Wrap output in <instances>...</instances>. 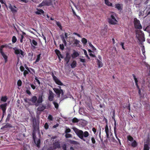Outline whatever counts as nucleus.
Returning a JSON list of instances; mask_svg holds the SVG:
<instances>
[{"instance_id":"54","label":"nucleus","mask_w":150,"mask_h":150,"mask_svg":"<svg viewBox=\"0 0 150 150\" xmlns=\"http://www.w3.org/2000/svg\"><path fill=\"white\" fill-rule=\"evenodd\" d=\"M91 140L93 144H95L96 142L95 139L93 137H91Z\"/></svg>"},{"instance_id":"34","label":"nucleus","mask_w":150,"mask_h":150,"mask_svg":"<svg viewBox=\"0 0 150 150\" xmlns=\"http://www.w3.org/2000/svg\"><path fill=\"white\" fill-rule=\"evenodd\" d=\"M81 42L84 45H85L87 42V40L85 38H83L81 39Z\"/></svg>"},{"instance_id":"56","label":"nucleus","mask_w":150,"mask_h":150,"mask_svg":"<svg viewBox=\"0 0 150 150\" xmlns=\"http://www.w3.org/2000/svg\"><path fill=\"white\" fill-rule=\"evenodd\" d=\"M23 72L24 76L25 77H26V75L28 74V71L26 70H24Z\"/></svg>"},{"instance_id":"36","label":"nucleus","mask_w":150,"mask_h":150,"mask_svg":"<svg viewBox=\"0 0 150 150\" xmlns=\"http://www.w3.org/2000/svg\"><path fill=\"white\" fill-rule=\"evenodd\" d=\"M127 139L130 142H132L134 140L133 138L131 135H129L127 136Z\"/></svg>"},{"instance_id":"32","label":"nucleus","mask_w":150,"mask_h":150,"mask_svg":"<svg viewBox=\"0 0 150 150\" xmlns=\"http://www.w3.org/2000/svg\"><path fill=\"white\" fill-rule=\"evenodd\" d=\"M41 55V54H40L37 55V59L34 62L35 63H36L40 60Z\"/></svg>"},{"instance_id":"41","label":"nucleus","mask_w":150,"mask_h":150,"mask_svg":"<svg viewBox=\"0 0 150 150\" xmlns=\"http://www.w3.org/2000/svg\"><path fill=\"white\" fill-rule=\"evenodd\" d=\"M56 23L57 25L58 26L59 28L61 30L62 29V27L61 25V24L60 23L59 21H56Z\"/></svg>"},{"instance_id":"3","label":"nucleus","mask_w":150,"mask_h":150,"mask_svg":"<svg viewBox=\"0 0 150 150\" xmlns=\"http://www.w3.org/2000/svg\"><path fill=\"white\" fill-rule=\"evenodd\" d=\"M117 14L114 12H112L110 16L108 18V23L111 25H116L118 23V21L116 19Z\"/></svg>"},{"instance_id":"8","label":"nucleus","mask_w":150,"mask_h":150,"mask_svg":"<svg viewBox=\"0 0 150 150\" xmlns=\"http://www.w3.org/2000/svg\"><path fill=\"white\" fill-rule=\"evenodd\" d=\"M13 49L14 50V52L15 54L18 55L20 54L23 57L24 56L25 54L24 52L22 50L18 49L16 47L13 48Z\"/></svg>"},{"instance_id":"45","label":"nucleus","mask_w":150,"mask_h":150,"mask_svg":"<svg viewBox=\"0 0 150 150\" xmlns=\"http://www.w3.org/2000/svg\"><path fill=\"white\" fill-rule=\"evenodd\" d=\"M72 135L69 133H66L65 135V137L67 138H71L72 137Z\"/></svg>"},{"instance_id":"35","label":"nucleus","mask_w":150,"mask_h":150,"mask_svg":"<svg viewBox=\"0 0 150 150\" xmlns=\"http://www.w3.org/2000/svg\"><path fill=\"white\" fill-rule=\"evenodd\" d=\"M39 79H41V78L40 77L39 78ZM35 79L36 81L38 83V85L40 86V80L38 79V78L36 76H35Z\"/></svg>"},{"instance_id":"61","label":"nucleus","mask_w":150,"mask_h":150,"mask_svg":"<svg viewBox=\"0 0 150 150\" xmlns=\"http://www.w3.org/2000/svg\"><path fill=\"white\" fill-rule=\"evenodd\" d=\"M138 88V89L139 90L138 93H139V95L140 97L141 98L142 97V95L141 94V91L140 89V88H139H139Z\"/></svg>"},{"instance_id":"20","label":"nucleus","mask_w":150,"mask_h":150,"mask_svg":"<svg viewBox=\"0 0 150 150\" xmlns=\"http://www.w3.org/2000/svg\"><path fill=\"white\" fill-rule=\"evenodd\" d=\"M56 83L59 85L62 86L63 85V83L62 82L59 80L57 78L56 79L54 80Z\"/></svg>"},{"instance_id":"10","label":"nucleus","mask_w":150,"mask_h":150,"mask_svg":"<svg viewBox=\"0 0 150 150\" xmlns=\"http://www.w3.org/2000/svg\"><path fill=\"white\" fill-rule=\"evenodd\" d=\"M8 7L13 13H15L17 12V10L16 9V7L15 6H12L10 4H9Z\"/></svg>"},{"instance_id":"58","label":"nucleus","mask_w":150,"mask_h":150,"mask_svg":"<svg viewBox=\"0 0 150 150\" xmlns=\"http://www.w3.org/2000/svg\"><path fill=\"white\" fill-rule=\"evenodd\" d=\"M59 47H60V49L62 50H63L64 49V45L63 44H60Z\"/></svg>"},{"instance_id":"18","label":"nucleus","mask_w":150,"mask_h":150,"mask_svg":"<svg viewBox=\"0 0 150 150\" xmlns=\"http://www.w3.org/2000/svg\"><path fill=\"white\" fill-rule=\"evenodd\" d=\"M46 108V106L43 105H40L37 108V110L39 111H42Z\"/></svg>"},{"instance_id":"48","label":"nucleus","mask_w":150,"mask_h":150,"mask_svg":"<svg viewBox=\"0 0 150 150\" xmlns=\"http://www.w3.org/2000/svg\"><path fill=\"white\" fill-rule=\"evenodd\" d=\"M44 127L45 129L46 130L47 129L49 128V125L47 122L45 124Z\"/></svg>"},{"instance_id":"64","label":"nucleus","mask_w":150,"mask_h":150,"mask_svg":"<svg viewBox=\"0 0 150 150\" xmlns=\"http://www.w3.org/2000/svg\"><path fill=\"white\" fill-rule=\"evenodd\" d=\"M79 59L80 61L83 63H85L86 62L85 60V59H83L81 58H80Z\"/></svg>"},{"instance_id":"53","label":"nucleus","mask_w":150,"mask_h":150,"mask_svg":"<svg viewBox=\"0 0 150 150\" xmlns=\"http://www.w3.org/2000/svg\"><path fill=\"white\" fill-rule=\"evenodd\" d=\"M6 47V46L5 45H2L1 46L0 48V52H3V49Z\"/></svg>"},{"instance_id":"49","label":"nucleus","mask_w":150,"mask_h":150,"mask_svg":"<svg viewBox=\"0 0 150 150\" xmlns=\"http://www.w3.org/2000/svg\"><path fill=\"white\" fill-rule=\"evenodd\" d=\"M22 83V81L21 80H19L17 81V85L18 86H21Z\"/></svg>"},{"instance_id":"46","label":"nucleus","mask_w":150,"mask_h":150,"mask_svg":"<svg viewBox=\"0 0 150 150\" xmlns=\"http://www.w3.org/2000/svg\"><path fill=\"white\" fill-rule=\"evenodd\" d=\"M89 46L92 48V49L93 50L95 51L96 50V49L94 47V46L91 44L90 42L89 43Z\"/></svg>"},{"instance_id":"62","label":"nucleus","mask_w":150,"mask_h":150,"mask_svg":"<svg viewBox=\"0 0 150 150\" xmlns=\"http://www.w3.org/2000/svg\"><path fill=\"white\" fill-rule=\"evenodd\" d=\"M24 38V36L23 35H21V38L20 40V42L22 43L23 42V39Z\"/></svg>"},{"instance_id":"14","label":"nucleus","mask_w":150,"mask_h":150,"mask_svg":"<svg viewBox=\"0 0 150 150\" xmlns=\"http://www.w3.org/2000/svg\"><path fill=\"white\" fill-rule=\"evenodd\" d=\"M37 98L35 96H33L30 99H28V100L31 101L34 104H36L37 102Z\"/></svg>"},{"instance_id":"4","label":"nucleus","mask_w":150,"mask_h":150,"mask_svg":"<svg viewBox=\"0 0 150 150\" xmlns=\"http://www.w3.org/2000/svg\"><path fill=\"white\" fill-rule=\"evenodd\" d=\"M137 34H138V39L139 41H145L144 34L142 31L141 30H139L137 33Z\"/></svg>"},{"instance_id":"57","label":"nucleus","mask_w":150,"mask_h":150,"mask_svg":"<svg viewBox=\"0 0 150 150\" xmlns=\"http://www.w3.org/2000/svg\"><path fill=\"white\" fill-rule=\"evenodd\" d=\"M114 131L115 130V131H116V120L115 119V118H114Z\"/></svg>"},{"instance_id":"63","label":"nucleus","mask_w":150,"mask_h":150,"mask_svg":"<svg viewBox=\"0 0 150 150\" xmlns=\"http://www.w3.org/2000/svg\"><path fill=\"white\" fill-rule=\"evenodd\" d=\"M20 70L21 71H23L24 70V67L22 66H20Z\"/></svg>"},{"instance_id":"39","label":"nucleus","mask_w":150,"mask_h":150,"mask_svg":"<svg viewBox=\"0 0 150 150\" xmlns=\"http://www.w3.org/2000/svg\"><path fill=\"white\" fill-rule=\"evenodd\" d=\"M53 103L54 105L55 108L56 109H58L59 108V105L55 101H54L53 102Z\"/></svg>"},{"instance_id":"51","label":"nucleus","mask_w":150,"mask_h":150,"mask_svg":"<svg viewBox=\"0 0 150 150\" xmlns=\"http://www.w3.org/2000/svg\"><path fill=\"white\" fill-rule=\"evenodd\" d=\"M62 148L64 150H67V145L66 144H63L62 146Z\"/></svg>"},{"instance_id":"47","label":"nucleus","mask_w":150,"mask_h":150,"mask_svg":"<svg viewBox=\"0 0 150 150\" xmlns=\"http://www.w3.org/2000/svg\"><path fill=\"white\" fill-rule=\"evenodd\" d=\"M71 131V129L69 128H67L66 129L65 131V133H68L69 132H70Z\"/></svg>"},{"instance_id":"25","label":"nucleus","mask_w":150,"mask_h":150,"mask_svg":"<svg viewBox=\"0 0 150 150\" xmlns=\"http://www.w3.org/2000/svg\"><path fill=\"white\" fill-rule=\"evenodd\" d=\"M68 141L71 144L76 145L78 144V143L75 140H71V139L68 140Z\"/></svg>"},{"instance_id":"15","label":"nucleus","mask_w":150,"mask_h":150,"mask_svg":"<svg viewBox=\"0 0 150 150\" xmlns=\"http://www.w3.org/2000/svg\"><path fill=\"white\" fill-rule=\"evenodd\" d=\"M71 59V57L69 53H67L66 54V57L64 58V60L66 62V64H67L69 62Z\"/></svg>"},{"instance_id":"60","label":"nucleus","mask_w":150,"mask_h":150,"mask_svg":"<svg viewBox=\"0 0 150 150\" xmlns=\"http://www.w3.org/2000/svg\"><path fill=\"white\" fill-rule=\"evenodd\" d=\"M144 4L146 5L147 6H149L150 5V2H149V1H147V0L144 3Z\"/></svg>"},{"instance_id":"37","label":"nucleus","mask_w":150,"mask_h":150,"mask_svg":"<svg viewBox=\"0 0 150 150\" xmlns=\"http://www.w3.org/2000/svg\"><path fill=\"white\" fill-rule=\"evenodd\" d=\"M109 137L110 139H111L113 142H115V139L113 136L112 133L110 134V135L109 136Z\"/></svg>"},{"instance_id":"22","label":"nucleus","mask_w":150,"mask_h":150,"mask_svg":"<svg viewBox=\"0 0 150 150\" xmlns=\"http://www.w3.org/2000/svg\"><path fill=\"white\" fill-rule=\"evenodd\" d=\"M73 52L72 54V58H75L77 57L79 55V54L77 52H76L74 50H73Z\"/></svg>"},{"instance_id":"16","label":"nucleus","mask_w":150,"mask_h":150,"mask_svg":"<svg viewBox=\"0 0 150 150\" xmlns=\"http://www.w3.org/2000/svg\"><path fill=\"white\" fill-rule=\"evenodd\" d=\"M43 101L42 96H39L38 100H37V102L35 104L36 106L39 105V104L41 103Z\"/></svg>"},{"instance_id":"12","label":"nucleus","mask_w":150,"mask_h":150,"mask_svg":"<svg viewBox=\"0 0 150 150\" xmlns=\"http://www.w3.org/2000/svg\"><path fill=\"white\" fill-rule=\"evenodd\" d=\"M54 148L56 149L57 148H60V145L59 143L57 141H55L53 144Z\"/></svg>"},{"instance_id":"31","label":"nucleus","mask_w":150,"mask_h":150,"mask_svg":"<svg viewBox=\"0 0 150 150\" xmlns=\"http://www.w3.org/2000/svg\"><path fill=\"white\" fill-rule=\"evenodd\" d=\"M149 137L147 138L146 141V143H144V144H147L148 146H150V141L149 139Z\"/></svg>"},{"instance_id":"52","label":"nucleus","mask_w":150,"mask_h":150,"mask_svg":"<svg viewBox=\"0 0 150 150\" xmlns=\"http://www.w3.org/2000/svg\"><path fill=\"white\" fill-rule=\"evenodd\" d=\"M48 119L50 121H52L53 119V118L51 115H49L48 117Z\"/></svg>"},{"instance_id":"23","label":"nucleus","mask_w":150,"mask_h":150,"mask_svg":"<svg viewBox=\"0 0 150 150\" xmlns=\"http://www.w3.org/2000/svg\"><path fill=\"white\" fill-rule=\"evenodd\" d=\"M53 90L54 91V92L56 93L58 95L59 97L60 94V89H59L54 88H53Z\"/></svg>"},{"instance_id":"6","label":"nucleus","mask_w":150,"mask_h":150,"mask_svg":"<svg viewBox=\"0 0 150 150\" xmlns=\"http://www.w3.org/2000/svg\"><path fill=\"white\" fill-rule=\"evenodd\" d=\"M52 4V0H43L39 5V7H42L44 6H50Z\"/></svg>"},{"instance_id":"13","label":"nucleus","mask_w":150,"mask_h":150,"mask_svg":"<svg viewBox=\"0 0 150 150\" xmlns=\"http://www.w3.org/2000/svg\"><path fill=\"white\" fill-rule=\"evenodd\" d=\"M55 53L58 56V58L59 59V60H61V59H60V58L63 59L64 58V57L62 56V55L61 54V52L58 50H55Z\"/></svg>"},{"instance_id":"19","label":"nucleus","mask_w":150,"mask_h":150,"mask_svg":"<svg viewBox=\"0 0 150 150\" xmlns=\"http://www.w3.org/2000/svg\"><path fill=\"white\" fill-rule=\"evenodd\" d=\"M7 105V104L6 103L2 104L0 105V108L1 109L2 111L6 110Z\"/></svg>"},{"instance_id":"26","label":"nucleus","mask_w":150,"mask_h":150,"mask_svg":"<svg viewBox=\"0 0 150 150\" xmlns=\"http://www.w3.org/2000/svg\"><path fill=\"white\" fill-rule=\"evenodd\" d=\"M35 143L36 145L39 148L40 146V139H38L37 140H35V142H34Z\"/></svg>"},{"instance_id":"27","label":"nucleus","mask_w":150,"mask_h":150,"mask_svg":"<svg viewBox=\"0 0 150 150\" xmlns=\"http://www.w3.org/2000/svg\"><path fill=\"white\" fill-rule=\"evenodd\" d=\"M76 61H73L71 64V67L72 68H74L75 67H76Z\"/></svg>"},{"instance_id":"42","label":"nucleus","mask_w":150,"mask_h":150,"mask_svg":"<svg viewBox=\"0 0 150 150\" xmlns=\"http://www.w3.org/2000/svg\"><path fill=\"white\" fill-rule=\"evenodd\" d=\"M11 113L8 114V115L7 117L6 120V122H8L9 121L10 119V117L11 116Z\"/></svg>"},{"instance_id":"38","label":"nucleus","mask_w":150,"mask_h":150,"mask_svg":"<svg viewBox=\"0 0 150 150\" xmlns=\"http://www.w3.org/2000/svg\"><path fill=\"white\" fill-rule=\"evenodd\" d=\"M74 44L75 45H76V46H78L79 47H80L79 45V43L80 42V41L77 40L76 39H74Z\"/></svg>"},{"instance_id":"44","label":"nucleus","mask_w":150,"mask_h":150,"mask_svg":"<svg viewBox=\"0 0 150 150\" xmlns=\"http://www.w3.org/2000/svg\"><path fill=\"white\" fill-rule=\"evenodd\" d=\"M12 127L11 125L9 123H7L4 126V128H7L8 127Z\"/></svg>"},{"instance_id":"21","label":"nucleus","mask_w":150,"mask_h":150,"mask_svg":"<svg viewBox=\"0 0 150 150\" xmlns=\"http://www.w3.org/2000/svg\"><path fill=\"white\" fill-rule=\"evenodd\" d=\"M0 53L4 58L5 63H6L8 60V57L4 54V52H1Z\"/></svg>"},{"instance_id":"11","label":"nucleus","mask_w":150,"mask_h":150,"mask_svg":"<svg viewBox=\"0 0 150 150\" xmlns=\"http://www.w3.org/2000/svg\"><path fill=\"white\" fill-rule=\"evenodd\" d=\"M30 40L31 43L32 47H33V49H35L36 47L35 46H37L38 44L37 42L34 39L32 40L31 39H30Z\"/></svg>"},{"instance_id":"1","label":"nucleus","mask_w":150,"mask_h":150,"mask_svg":"<svg viewBox=\"0 0 150 150\" xmlns=\"http://www.w3.org/2000/svg\"><path fill=\"white\" fill-rule=\"evenodd\" d=\"M73 130L76 135L80 139L83 141L86 142L87 144H89L90 141L89 138L86 139L84 138H87L89 136L90 134L88 132L86 131L83 132L82 130H79L76 128H74Z\"/></svg>"},{"instance_id":"50","label":"nucleus","mask_w":150,"mask_h":150,"mask_svg":"<svg viewBox=\"0 0 150 150\" xmlns=\"http://www.w3.org/2000/svg\"><path fill=\"white\" fill-rule=\"evenodd\" d=\"M1 100V101H4V102H6L7 100L6 97V96L2 97Z\"/></svg>"},{"instance_id":"28","label":"nucleus","mask_w":150,"mask_h":150,"mask_svg":"<svg viewBox=\"0 0 150 150\" xmlns=\"http://www.w3.org/2000/svg\"><path fill=\"white\" fill-rule=\"evenodd\" d=\"M132 75L134 77V79L135 81V84H136V86L137 88H139V86L138 84V81L137 80V79L136 77V76L134 74H133Z\"/></svg>"},{"instance_id":"29","label":"nucleus","mask_w":150,"mask_h":150,"mask_svg":"<svg viewBox=\"0 0 150 150\" xmlns=\"http://www.w3.org/2000/svg\"><path fill=\"white\" fill-rule=\"evenodd\" d=\"M137 145V144L135 140H134L131 144V146L133 148L136 147Z\"/></svg>"},{"instance_id":"33","label":"nucleus","mask_w":150,"mask_h":150,"mask_svg":"<svg viewBox=\"0 0 150 150\" xmlns=\"http://www.w3.org/2000/svg\"><path fill=\"white\" fill-rule=\"evenodd\" d=\"M150 147L147 144H144L143 150H149Z\"/></svg>"},{"instance_id":"40","label":"nucleus","mask_w":150,"mask_h":150,"mask_svg":"<svg viewBox=\"0 0 150 150\" xmlns=\"http://www.w3.org/2000/svg\"><path fill=\"white\" fill-rule=\"evenodd\" d=\"M17 41V38L15 36H13L12 39V41L13 43H15Z\"/></svg>"},{"instance_id":"24","label":"nucleus","mask_w":150,"mask_h":150,"mask_svg":"<svg viewBox=\"0 0 150 150\" xmlns=\"http://www.w3.org/2000/svg\"><path fill=\"white\" fill-rule=\"evenodd\" d=\"M37 10L38 11H36L35 12L37 14L41 15L44 13V11L42 9L37 8Z\"/></svg>"},{"instance_id":"30","label":"nucleus","mask_w":150,"mask_h":150,"mask_svg":"<svg viewBox=\"0 0 150 150\" xmlns=\"http://www.w3.org/2000/svg\"><path fill=\"white\" fill-rule=\"evenodd\" d=\"M97 60V65L98 67L100 68L103 66V64L101 61H100L98 59H96Z\"/></svg>"},{"instance_id":"5","label":"nucleus","mask_w":150,"mask_h":150,"mask_svg":"<svg viewBox=\"0 0 150 150\" xmlns=\"http://www.w3.org/2000/svg\"><path fill=\"white\" fill-rule=\"evenodd\" d=\"M134 23L135 28L139 29H141L142 28L140 23V21L136 18H134Z\"/></svg>"},{"instance_id":"59","label":"nucleus","mask_w":150,"mask_h":150,"mask_svg":"<svg viewBox=\"0 0 150 150\" xmlns=\"http://www.w3.org/2000/svg\"><path fill=\"white\" fill-rule=\"evenodd\" d=\"M106 4L109 6H111L112 7L113 6L112 4L109 1Z\"/></svg>"},{"instance_id":"17","label":"nucleus","mask_w":150,"mask_h":150,"mask_svg":"<svg viewBox=\"0 0 150 150\" xmlns=\"http://www.w3.org/2000/svg\"><path fill=\"white\" fill-rule=\"evenodd\" d=\"M115 8L118 10L121 11L122 9V4H115Z\"/></svg>"},{"instance_id":"43","label":"nucleus","mask_w":150,"mask_h":150,"mask_svg":"<svg viewBox=\"0 0 150 150\" xmlns=\"http://www.w3.org/2000/svg\"><path fill=\"white\" fill-rule=\"evenodd\" d=\"M79 121V120L76 117H74L72 120V122L73 123H76Z\"/></svg>"},{"instance_id":"7","label":"nucleus","mask_w":150,"mask_h":150,"mask_svg":"<svg viewBox=\"0 0 150 150\" xmlns=\"http://www.w3.org/2000/svg\"><path fill=\"white\" fill-rule=\"evenodd\" d=\"M105 131L106 134V138L108 139L109 140H110L109 136L112 133L111 132L110 129V130L109 129L108 125L107 123L105 127Z\"/></svg>"},{"instance_id":"9","label":"nucleus","mask_w":150,"mask_h":150,"mask_svg":"<svg viewBox=\"0 0 150 150\" xmlns=\"http://www.w3.org/2000/svg\"><path fill=\"white\" fill-rule=\"evenodd\" d=\"M49 93L48 100L50 101H52L53 100L54 98L53 93L50 90L49 91Z\"/></svg>"},{"instance_id":"2","label":"nucleus","mask_w":150,"mask_h":150,"mask_svg":"<svg viewBox=\"0 0 150 150\" xmlns=\"http://www.w3.org/2000/svg\"><path fill=\"white\" fill-rule=\"evenodd\" d=\"M33 127V129L32 132L34 142H35V140L36 138V133L37 130L38 132H40L39 130V122L37 121L35 117H32Z\"/></svg>"},{"instance_id":"55","label":"nucleus","mask_w":150,"mask_h":150,"mask_svg":"<svg viewBox=\"0 0 150 150\" xmlns=\"http://www.w3.org/2000/svg\"><path fill=\"white\" fill-rule=\"evenodd\" d=\"M105 31V33H106L107 32V29H102L101 30V33L103 35H105V33H103V31Z\"/></svg>"}]
</instances>
